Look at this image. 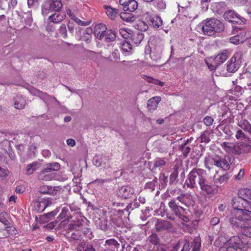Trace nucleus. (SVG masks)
<instances>
[{"label":"nucleus","mask_w":251,"mask_h":251,"mask_svg":"<svg viewBox=\"0 0 251 251\" xmlns=\"http://www.w3.org/2000/svg\"><path fill=\"white\" fill-rule=\"evenodd\" d=\"M122 50L126 52H130L132 50L131 45L128 42H124L121 45Z\"/></svg>","instance_id":"obj_46"},{"label":"nucleus","mask_w":251,"mask_h":251,"mask_svg":"<svg viewBox=\"0 0 251 251\" xmlns=\"http://www.w3.org/2000/svg\"><path fill=\"white\" fill-rule=\"evenodd\" d=\"M134 193V190L132 188L126 186H122L119 188L117 194L119 197L127 199L131 197Z\"/></svg>","instance_id":"obj_11"},{"label":"nucleus","mask_w":251,"mask_h":251,"mask_svg":"<svg viewBox=\"0 0 251 251\" xmlns=\"http://www.w3.org/2000/svg\"><path fill=\"white\" fill-rule=\"evenodd\" d=\"M244 38L239 35H236L230 38V42L234 44L237 45L244 41Z\"/></svg>","instance_id":"obj_43"},{"label":"nucleus","mask_w":251,"mask_h":251,"mask_svg":"<svg viewBox=\"0 0 251 251\" xmlns=\"http://www.w3.org/2000/svg\"><path fill=\"white\" fill-rule=\"evenodd\" d=\"M201 191L203 194L211 195L215 192L214 185L211 184L205 178L199 185Z\"/></svg>","instance_id":"obj_10"},{"label":"nucleus","mask_w":251,"mask_h":251,"mask_svg":"<svg viewBox=\"0 0 251 251\" xmlns=\"http://www.w3.org/2000/svg\"><path fill=\"white\" fill-rule=\"evenodd\" d=\"M228 51L224 50L222 53L218 54L214 59V62L217 64L220 65L224 63L228 57Z\"/></svg>","instance_id":"obj_25"},{"label":"nucleus","mask_w":251,"mask_h":251,"mask_svg":"<svg viewBox=\"0 0 251 251\" xmlns=\"http://www.w3.org/2000/svg\"><path fill=\"white\" fill-rule=\"evenodd\" d=\"M222 147L225 150V151L229 153L233 152L234 145L232 143L224 142L222 144Z\"/></svg>","instance_id":"obj_37"},{"label":"nucleus","mask_w":251,"mask_h":251,"mask_svg":"<svg viewBox=\"0 0 251 251\" xmlns=\"http://www.w3.org/2000/svg\"><path fill=\"white\" fill-rule=\"evenodd\" d=\"M166 162L164 159L157 158L154 161L152 170L155 171L157 169L160 170L161 168L166 165Z\"/></svg>","instance_id":"obj_31"},{"label":"nucleus","mask_w":251,"mask_h":251,"mask_svg":"<svg viewBox=\"0 0 251 251\" xmlns=\"http://www.w3.org/2000/svg\"><path fill=\"white\" fill-rule=\"evenodd\" d=\"M231 176V175L229 173H226L221 176H220L218 178H214V182L215 184H222L224 183H226L227 182L228 180Z\"/></svg>","instance_id":"obj_32"},{"label":"nucleus","mask_w":251,"mask_h":251,"mask_svg":"<svg viewBox=\"0 0 251 251\" xmlns=\"http://www.w3.org/2000/svg\"><path fill=\"white\" fill-rule=\"evenodd\" d=\"M73 21L75 22L77 25H81V26H87L89 25L91 22V20H88L87 21H83L78 18H77L76 16L74 18V19L73 20Z\"/></svg>","instance_id":"obj_44"},{"label":"nucleus","mask_w":251,"mask_h":251,"mask_svg":"<svg viewBox=\"0 0 251 251\" xmlns=\"http://www.w3.org/2000/svg\"><path fill=\"white\" fill-rule=\"evenodd\" d=\"M51 2L49 5L50 9H51V11H58L60 10L62 7V4L60 0H50Z\"/></svg>","instance_id":"obj_29"},{"label":"nucleus","mask_w":251,"mask_h":251,"mask_svg":"<svg viewBox=\"0 0 251 251\" xmlns=\"http://www.w3.org/2000/svg\"><path fill=\"white\" fill-rule=\"evenodd\" d=\"M58 212L59 208H57L54 210H53L52 211L49 212L47 214H45V216L47 218V219L50 220L52 217L55 216L58 213Z\"/></svg>","instance_id":"obj_54"},{"label":"nucleus","mask_w":251,"mask_h":251,"mask_svg":"<svg viewBox=\"0 0 251 251\" xmlns=\"http://www.w3.org/2000/svg\"><path fill=\"white\" fill-rule=\"evenodd\" d=\"M116 37V33L114 31L108 30L104 33L103 38L106 42L109 43L114 41Z\"/></svg>","instance_id":"obj_27"},{"label":"nucleus","mask_w":251,"mask_h":251,"mask_svg":"<svg viewBox=\"0 0 251 251\" xmlns=\"http://www.w3.org/2000/svg\"><path fill=\"white\" fill-rule=\"evenodd\" d=\"M235 137L237 139L240 140H242L244 139H249L248 137L240 129H238L236 131Z\"/></svg>","instance_id":"obj_48"},{"label":"nucleus","mask_w":251,"mask_h":251,"mask_svg":"<svg viewBox=\"0 0 251 251\" xmlns=\"http://www.w3.org/2000/svg\"><path fill=\"white\" fill-rule=\"evenodd\" d=\"M68 238L70 243H73L75 241H80L81 239V235L79 232H73L71 234L68 233Z\"/></svg>","instance_id":"obj_35"},{"label":"nucleus","mask_w":251,"mask_h":251,"mask_svg":"<svg viewBox=\"0 0 251 251\" xmlns=\"http://www.w3.org/2000/svg\"><path fill=\"white\" fill-rule=\"evenodd\" d=\"M60 165L57 162H52L47 164L45 168L39 173L38 179L44 181H50L52 179L63 181L67 179L66 176L60 177L56 172L59 170Z\"/></svg>","instance_id":"obj_2"},{"label":"nucleus","mask_w":251,"mask_h":251,"mask_svg":"<svg viewBox=\"0 0 251 251\" xmlns=\"http://www.w3.org/2000/svg\"><path fill=\"white\" fill-rule=\"evenodd\" d=\"M59 33L64 39H67L68 37L66 25L64 24H62L58 29Z\"/></svg>","instance_id":"obj_39"},{"label":"nucleus","mask_w":251,"mask_h":251,"mask_svg":"<svg viewBox=\"0 0 251 251\" xmlns=\"http://www.w3.org/2000/svg\"><path fill=\"white\" fill-rule=\"evenodd\" d=\"M37 151V147L34 145V144H30L29 147V155L30 156H35Z\"/></svg>","instance_id":"obj_50"},{"label":"nucleus","mask_w":251,"mask_h":251,"mask_svg":"<svg viewBox=\"0 0 251 251\" xmlns=\"http://www.w3.org/2000/svg\"><path fill=\"white\" fill-rule=\"evenodd\" d=\"M67 27L69 33L71 34H73L75 29V24L72 21H68Z\"/></svg>","instance_id":"obj_58"},{"label":"nucleus","mask_w":251,"mask_h":251,"mask_svg":"<svg viewBox=\"0 0 251 251\" xmlns=\"http://www.w3.org/2000/svg\"><path fill=\"white\" fill-rule=\"evenodd\" d=\"M119 33L125 39H128L131 37V34L129 33L125 28H121L119 29Z\"/></svg>","instance_id":"obj_51"},{"label":"nucleus","mask_w":251,"mask_h":251,"mask_svg":"<svg viewBox=\"0 0 251 251\" xmlns=\"http://www.w3.org/2000/svg\"><path fill=\"white\" fill-rule=\"evenodd\" d=\"M159 179L163 185H166L168 182V176H165L164 174H161L159 176Z\"/></svg>","instance_id":"obj_60"},{"label":"nucleus","mask_w":251,"mask_h":251,"mask_svg":"<svg viewBox=\"0 0 251 251\" xmlns=\"http://www.w3.org/2000/svg\"><path fill=\"white\" fill-rule=\"evenodd\" d=\"M155 226L157 231L168 230L173 227L170 222L162 220H157Z\"/></svg>","instance_id":"obj_17"},{"label":"nucleus","mask_w":251,"mask_h":251,"mask_svg":"<svg viewBox=\"0 0 251 251\" xmlns=\"http://www.w3.org/2000/svg\"><path fill=\"white\" fill-rule=\"evenodd\" d=\"M197 28L201 29L205 35L211 36L216 33L224 31V25L220 20L217 19H207L201 23Z\"/></svg>","instance_id":"obj_3"},{"label":"nucleus","mask_w":251,"mask_h":251,"mask_svg":"<svg viewBox=\"0 0 251 251\" xmlns=\"http://www.w3.org/2000/svg\"><path fill=\"white\" fill-rule=\"evenodd\" d=\"M52 202L50 199H42L41 201L36 202L35 203V209L39 212H42L44 211L45 208L51 205Z\"/></svg>","instance_id":"obj_15"},{"label":"nucleus","mask_w":251,"mask_h":251,"mask_svg":"<svg viewBox=\"0 0 251 251\" xmlns=\"http://www.w3.org/2000/svg\"><path fill=\"white\" fill-rule=\"evenodd\" d=\"M238 196L240 199L251 206V190L250 189H241L238 191Z\"/></svg>","instance_id":"obj_13"},{"label":"nucleus","mask_w":251,"mask_h":251,"mask_svg":"<svg viewBox=\"0 0 251 251\" xmlns=\"http://www.w3.org/2000/svg\"><path fill=\"white\" fill-rule=\"evenodd\" d=\"M239 79L241 81V83L251 86V73L250 72H246L241 74Z\"/></svg>","instance_id":"obj_20"},{"label":"nucleus","mask_w":251,"mask_h":251,"mask_svg":"<svg viewBox=\"0 0 251 251\" xmlns=\"http://www.w3.org/2000/svg\"><path fill=\"white\" fill-rule=\"evenodd\" d=\"M61 212L59 214V217L60 219H63L67 217L68 221L72 219V216L70 215V208L68 204H64L61 205Z\"/></svg>","instance_id":"obj_21"},{"label":"nucleus","mask_w":251,"mask_h":251,"mask_svg":"<svg viewBox=\"0 0 251 251\" xmlns=\"http://www.w3.org/2000/svg\"><path fill=\"white\" fill-rule=\"evenodd\" d=\"M3 231H6L7 235L8 236H11L12 237H14L18 233L16 228L12 226H6Z\"/></svg>","instance_id":"obj_38"},{"label":"nucleus","mask_w":251,"mask_h":251,"mask_svg":"<svg viewBox=\"0 0 251 251\" xmlns=\"http://www.w3.org/2000/svg\"><path fill=\"white\" fill-rule=\"evenodd\" d=\"M49 5L48 4L47 6L44 5L42 6V13L44 16H46L49 12L50 10H51V9H50Z\"/></svg>","instance_id":"obj_62"},{"label":"nucleus","mask_w":251,"mask_h":251,"mask_svg":"<svg viewBox=\"0 0 251 251\" xmlns=\"http://www.w3.org/2000/svg\"><path fill=\"white\" fill-rule=\"evenodd\" d=\"M153 5L159 10H163L166 8V3L163 0H155Z\"/></svg>","instance_id":"obj_40"},{"label":"nucleus","mask_w":251,"mask_h":251,"mask_svg":"<svg viewBox=\"0 0 251 251\" xmlns=\"http://www.w3.org/2000/svg\"><path fill=\"white\" fill-rule=\"evenodd\" d=\"M112 56L116 62H118L120 59V55L118 50H115L112 53Z\"/></svg>","instance_id":"obj_59"},{"label":"nucleus","mask_w":251,"mask_h":251,"mask_svg":"<svg viewBox=\"0 0 251 251\" xmlns=\"http://www.w3.org/2000/svg\"><path fill=\"white\" fill-rule=\"evenodd\" d=\"M192 246L193 247L192 251H199L201 244L198 239L194 240Z\"/></svg>","instance_id":"obj_53"},{"label":"nucleus","mask_w":251,"mask_h":251,"mask_svg":"<svg viewBox=\"0 0 251 251\" xmlns=\"http://www.w3.org/2000/svg\"><path fill=\"white\" fill-rule=\"evenodd\" d=\"M213 119L210 116H206L203 120L206 126H210L213 123Z\"/></svg>","instance_id":"obj_57"},{"label":"nucleus","mask_w":251,"mask_h":251,"mask_svg":"<svg viewBox=\"0 0 251 251\" xmlns=\"http://www.w3.org/2000/svg\"><path fill=\"white\" fill-rule=\"evenodd\" d=\"M243 54L241 51L236 52L227 63L226 70L229 73H234L238 70L241 63Z\"/></svg>","instance_id":"obj_7"},{"label":"nucleus","mask_w":251,"mask_h":251,"mask_svg":"<svg viewBox=\"0 0 251 251\" xmlns=\"http://www.w3.org/2000/svg\"><path fill=\"white\" fill-rule=\"evenodd\" d=\"M235 200H233L234 209L232 211V217L229 219L230 224L237 228H241L242 233L251 238V212L246 209L235 207Z\"/></svg>","instance_id":"obj_1"},{"label":"nucleus","mask_w":251,"mask_h":251,"mask_svg":"<svg viewBox=\"0 0 251 251\" xmlns=\"http://www.w3.org/2000/svg\"><path fill=\"white\" fill-rule=\"evenodd\" d=\"M220 222V219L217 217H213L210 221V223L212 226L217 225Z\"/></svg>","instance_id":"obj_64"},{"label":"nucleus","mask_w":251,"mask_h":251,"mask_svg":"<svg viewBox=\"0 0 251 251\" xmlns=\"http://www.w3.org/2000/svg\"><path fill=\"white\" fill-rule=\"evenodd\" d=\"M188 199V197L187 195L181 193L179 196L176 198V199H175L176 201H179L182 204L188 206V204L186 201V200Z\"/></svg>","instance_id":"obj_41"},{"label":"nucleus","mask_w":251,"mask_h":251,"mask_svg":"<svg viewBox=\"0 0 251 251\" xmlns=\"http://www.w3.org/2000/svg\"><path fill=\"white\" fill-rule=\"evenodd\" d=\"M180 149L182 152V153L184 157H186L188 156L189 153L191 151L190 147H186V143L182 145L180 147Z\"/></svg>","instance_id":"obj_49"},{"label":"nucleus","mask_w":251,"mask_h":251,"mask_svg":"<svg viewBox=\"0 0 251 251\" xmlns=\"http://www.w3.org/2000/svg\"><path fill=\"white\" fill-rule=\"evenodd\" d=\"M241 127L244 130L251 134V124L247 120L243 122Z\"/></svg>","instance_id":"obj_45"},{"label":"nucleus","mask_w":251,"mask_h":251,"mask_svg":"<svg viewBox=\"0 0 251 251\" xmlns=\"http://www.w3.org/2000/svg\"><path fill=\"white\" fill-rule=\"evenodd\" d=\"M139 205L138 203V202L135 201L133 203L128 204L126 208V210L128 211L130 208L133 210L136 208H137L139 207Z\"/></svg>","instance_id":"obj_61"},{"label":"nucleus","mask_w":251,"mask_h":251,"mask_svg":"<svg viewBox=\"0 0 251 251\" xmlns=\"http://www.w3.org/2000/svg\"><path fill=\"white\" fill-rule=\"evenodd\" d=\"M106 31V25L103 24H100L95 26L94 33L98 39L101 40L103 39L104 34Z\"/></svg>","instance_id":"obj_18"},{"label":"nucleus","mask_w":251,"mask_h":251,"mask_svg":"<svg viewBox=\"0 0 251 251\" xmlns=\"http://www.w3.org/2000/svg\"><path fill=\"white\" fill-rule=\"evenodd\" d=\"M17 14L20 20L22 22H25V24L26 25L28 26H30L33 21L31 11H28L27 12H25L24 13L17 11Z\"/></svg>","instance_id":"obj_12"},{"label":"nucleus","mask_w":251,"mask_h":251,"mask_svg":"<svg viewBox=\"0 0 251 251\" xmlns=\"http://www.w3.org/2000/svg\"><path fill=\"white\" fill-rule=\"evenodd\" d=\"M39 192L43 194L54 195V193H56V190L54 188L46 185L40 187L39 188Z\"/></svg>","instance_id":"obj_30"},{"label":"nucleus","mask_w":251,"mask_h":251,"mask_svg":"<svg viewBox=\"0 0 251 251\" xmlns=\"http://www.w3.org/2000/svg\"><path fill=\"white\" fill-rule=\"evenodd\" d=\"M41 167V164L38 162H34L26 166V174L30 175L33 173V172L37 169Z\"/></svg>","instance_id":"obj_26"},{"label":"nucleus","mask_w":251,"mask_h":251,"mask_svg":"<svg viewBox=\"0 0 251 251\" xmlns=\"http://www.w3.org/2000/svg\"><path fill=\"white\" fill-rule=\"evenodd\" d=\"M107 16L111 20H114L119 14V10L109 5H103Z\"/></svg>","instance_id":"obj_19"},{"label":"nucleus","mask_w":251,"mask_h":251,"mask_svg":"<svg viewBox=\"0 0 251 251\" xmlns=\"http://www.w3.org/2000/svg\"><path fill=\"white\" fill-rule=\"evenodd\" d=\"M227 244L231 247H234L236 251L238 249H240L244 251L248 248V244L244 243L239 237L236 236L232 237L227 241Z\"/></svg>","instance_id":"obj_9"},{"label":"nucleus","mask_w":251,"mask_h":251,"mask_svg":"<svg viewBox=\"0 0 251 251\" xmlns=\"http://www.w3.org/2000/svg\"><path fill=\"white\" fill-rule=\"evenodd\" d=\"M176 217L179 218L181 220L185 223L189 221V218L187 216H185L182 212L180 213V215H178Z\"/></svg>","instance_id":"obj_63"},{"label":"nucleus","mask_w":251,"mask_h":251,"mask_svg":"<svg viewBox=\"0 0 251 251\" xmlns=\"http://www.w3.org/2000/svg\"><path fill=\"white\" fill-rule=\"evenodd\" d=\"M65 17V13H55L49 17V20L54 23H58L63 21Z\"/></svg>","instance_id":"obj_24"},{"label":"nucleus","mask_w":251,"mask_h":251,"mask_svg":"<svg viewBox=\"0 0 251 251\" xmlns=\"http://www.w3.org/2000/svg\"><path fill=\"white\" fill-rule=\"evenodd\" d=\"M224 17L226 20L239 25L244 24L246 21L245 18L241 17L239 15L231 10L226 12L224 14Z\"/></svg>","instance_id":"obj_8"},{"label":"nucleus","mask_w":251,"mask_h":251,"mask_svg":"<svg viewBox=\"0 0 251 251\" xmlns=\"http://www.w3.org/2000/svg\"><path fill=\"white\" fill-rule=\"evenodd\" d=\"M138 7L137 2L135 0H131L123 7V10L125 11L133 12Z\"/></svg>","instance_id":"obj_28"},{"label":"nucleus","mask_w":251,"mask_h":251,"mask_svg":"<svg viewBox=\"0 0 251 251\" xmlns=\"http://www.w3.org/2000/svg\"><path fill=\"white\" fill-rule=\"evenodd\" d=\"M178 167L177 166H175L173 169L172 174H171L170 176V184H173L175 180H176V178L178 176Z\"/></svg>","instance_id":"obj_34"},{"label":"nucleus","mask_w":251,"mask_h":251,"mask_svg":"<svg viewBox=\"0 0 251 251\" xmlns=\"http://www.w3.org/2000/svg\"><path fill=\"white\" fill-rule=\"evenodd\" d=\"M25 104V100L21 96H18L14 98V104L16 109H22L24 108Z\"/></svg>","instance_id":"obj_23"},{"label":"nucleus","mask_w":251,"mask_h":251,"mask_svg":"<svg viewBox=\"0 0 251 251\" xmlns=\"http://www.w3.org/2000/svg\"><path fill=\"white\" fill-rule=\"evenodd\" d=\"M201 142L206 144L208 143L210 141V134L208 131H204L200 136Z\"/></svg>","instance_id":"obj_42"},{"label":"nucleus","mask_w":251,"mask_h":251,"mask_svg":"<svg viewBox=\"0 0 251 251\" xmlns=\"http://www.w3.org/2000/svg\"><path fill=\"white\" fill-rule=\"evenodd\" d=\"M146 15H147L146 19H148L151 25L153 27L158 28L162 25V21L159 16L153 14H150L149 12H147Z\"/></svg>","instance_id":"obj_16"},{"label":"nucleus","mask_w":251,"mask_h":251,"mask_svg":"<svg viewBox=\"0 0 251 251\" xmlns=\"http://www.w3.org/2000/svg\"><path fill=\"white\" fill-rule=\"evenodd\" d=\"M233 160L234 158L229 156H225L223 158L219 155H215L211 158L213 165L225 171H227L230 169V165Z\"/></svg>","instance_id":"obj_5"},{"label":"nucleus","mask_w":251,"mask_h":251,"mask_svg":"<svg viewBox=\"0 0 251 251\" xmlns=\"http://www.w3.org/2000/svg\"><path fill=\"white\" fill-rule=\"evenodd\" d=\"M148 240L153 245H157L159 244V239L157 235L155 233H152L148 237Z\"/></svg>","instance_id":"obj_47"},{"label":"nucleus","mask_w":251,"mask_h":251,"mask_svg":"<svg viewBox=\"0 0 251 251\" xmlns=\"http://www.w3.org/2000/svg\"><path fill=\"white\" fill-rule=\"evenodd\" d=\"M168 206L170 211H166V215L168 219L170 220L174 221L175 217L180 215V213L182 211L184 212L185 209L182 206L178 205L176 201L173 199L168 202Z\"/></svg>","instance_id":"obj_6"},{"label":"nucleus","mask_w":251,"mask_h":251,"mask_svg":"<svg viewBox=\"0 0 251 251\" xmlns=\"http://www.w3.org/2000/svg\"><path fill=\"white\" fill-rule=\"evenodd\" d=\"M161 98L160 97H154L150 99L147 103L149 109L150 111L155 110Z\"/></svg>","instance_id":"obj_22"},{"label":"nucleus","mask_w":251,"mask_h":251,"mask_svg":"<svg viewBox=\"0 0 251 251\" xmlns=\"http://www.w3.org/2000/svg\"><path fill=\"white\" fill-rule=\"evenodd\" d=\"M102 162V158L99 156H95L93 158V163L97 167L100 166L101 165Z\"/></svg>","instance_id":"obj_55"},{"label":"nucleus","mask_w":251,"mask_h":251,"mask_svg":"<svg viewBox=\"0 0 251 251\" xmlns=\"http://www.w3.org/2000/svg\"><path fill=\"white\" fill-rule=\"evenodd\" d=\"M97 226L102 230L106 231L107 230L109 226L108 225V221L105 218H100L97 221Z\"/></svg>","instance_id":"obj_33"},{"label":"nucleus","mask_w":251,"mask_h":251,"mask_svg":"<svg viewBox=\"0 0 251 251\" xmlns=\"http://www.w3.org/2000/svg\"><path fill=\"white\" fill-rule=\"evenodd\" d=\"M70 210L72 212H74L75 213H79L80 212V208L76 205L74 203L69 205Z\"/></svg>","instance_id":"obj_56"},{"label":"nucleus","mask_w":251,"mask_h":251,"mask_svg":"<svg viewBox=\"0 0 251 251\" xmlns=\"http://www.w3.org/2000/svg\"><path fill=\"white\" fill-rule=\"evenodd\" d=\"M206 178L205 171L199 168L193 169L189 174L185 184L188 188H194Z\"/></svg>","instance_id":"obj_4"},{"label":"nucleus","mask_w":251,"mask_h":251,"mask_svg":"<svg viewBox=\"0 0 251 251\" xmlns=\"http://www.w3.org/2000/svg\"><path fill=\"white\" fill-rule=\"evenodd\" d=\"M85 217H80L76 220H73L68 226V230H77L83 226L86 221Z\"/></svg>","instance_id":"obj_14"},{"label":"nucleus","mask_w":251,"mask_h":251,"mask_svg":"<svg viewBox=\"0 0 251 251\" xmlns=\"http://www.w3.org/2000/svg\"><path fill=\"white\" fill-rule=\"evenodd\" d=\"M132 40L136 45L139 44L143 40L144 35L142 33L138 32L131 36Z\"/></svg>","instance_id":"obj_36"},{"label":"nucleus","mask_w":251,"mask_h":251,"mask_svg":"<svg viewBox=\"0 0 251 251\" xmlns=\"http://www.w3.org/2000/svg\"><path fill=\"white\" fill-rule=\"evenodd\" d=\"M87 245L86 242L83 240H81L79 241V242L77 246V247L75 248V250L76 251H84L85 249L86 248Z\"/></svg>","instance_id":"obj_52"}]
</instances>
